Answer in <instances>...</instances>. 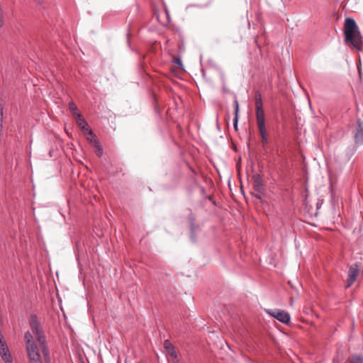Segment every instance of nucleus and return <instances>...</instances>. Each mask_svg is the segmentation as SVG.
Instances as JSON below:
<instances>
[{"instance_id": "nucleus-22", "label": "nucleus", "mask_w": 363, "mask_h": 363, "mask_svg": "<svg viewBox=\"0 0 363 363\" xmlns=\"http://www.w3.org/2000/svg\"><path fill=\"white\" fill-rule=\"evenodd\" d=\"M261 140H262V143L264 145H267L268 143V138H267V136H262L261 137Z\"/></svg>"}, {"instance_id": "nucleus-27", "label": "nucleus", "mask_w": 363, "mask_h": 363, "mask_svg": "<svg viewBox=\"0 0 363 363\" xmlns=\"http://www.w3.org/2000/svg\"><path fill=\"white\" fill-rule=\"evenodd\" d=\"M38 1H40V0H38Z\"/></svg>"}, {"instance_id": "nucleus-21", "label": "nucleus", "mask_w": 363, "mask_h": 363, "mask_svg": "<svg viewBox=\"0 0 363 363\" xmlns=\"http://www.w3.org/2000/svg\"><path fill=\"white\" fill-rule=\"evenodd\" d=\"M4 26V16L1 7H0V28Z\"/></svg>"}, {"instance_id": "nucleus-13", "label": "nucleus", "mask_w": 363, "mask_h": 363, "mask_svg": "<svg viewBox=\"0 0 363 363\" xmlns=\"http://www.w3.org/2000/svg\"><path fill=\"white\" fill-rule=\"evenodd\" d=\"M340 155V152L338 150L335 152V160L340 164H345L350 160V156L348 155V153H346L344 156Z\"/></svg>"}, {"instance_id": "nucleus-7", "label": "nucleus", "mask_w": 363, "mask_h": 363, "mask_svg": "<svg viewBox=\"0 0 363 363\" xmlns=\"http://www.w3.org/2000/svg\"><path fill=\"white\" fill-rule=\"evenodd\" d=\"M252 186L254 191L257 193H263L264 191V188L263 186V183L260 175L255 174L252 177Z\"/></svg>"}, {"instance_id": "nucleus-15", "label": "nucleus", "mask_w": 363, "mask_h": 363, "mask_svg": "<svg viewBox=\"0 0 363 363\" xmlns=\"http://www.w3.org/2000/svg\"><path fill=\"white\" fill-rule=\"evenodd\" d=\"M68 107L74 118L77 116V114H80V113L77 111L78 108L77 105L73 101L69 102Z\"/></svg>"}, {"instance_id": "nucleus-9", "label": "nucleus", "mask_w": 363, "mask_h": 363, "mask_svg": "<svg viewBox=\"0 0 363 363\" xmlns=\"http://www.w3.org/2000/svg\"><path fill=\"white\" fill-rule=\"evenodd\" d=\"M77 124L78 126L84 132L89 130V126L87 122L84 118L83 116L80 114H77V116L74 117Z\"/></svg>"}, {"instance_id": "nucleus-14", "label": "nucleus", "mask_w": 363, "mask_h": 363, "mask_svg": "<svg viewBox=\"0 0 363 363\" xmlns=\"http://www.w3.org/2000/svg\"><path fill=\"white\" fill-rule=\"evenodd\" d=\"M164 347L167 349V352L169 353V354L171 357H172L174 358H177V352L174 350V347L172 345V344L169 342V340H165L164 341Z\"/></svg>"}, {"instance_id": "nucleus-8", "label": "nucleus", "mask_w": 363, "mask_h": 363, "mask_svg": "<svg viewBox=\"0 0 363 363\" xmlns=\"http://www.w3.org/2000/svg\"><path fill=\"white\" fill-rule=\"evenodd\" d=\"M255 107H256V118L264 116V110L262 108V101L261 94L257 92L255 96Z\"/></svg>"}, {"instance_id": "nucleus-1", "label": "nucleus", "mask_w": 363, "mask_h": 363, "mask_svg": "<svg viewBox=\"0 0 363 363\" xmlns=\"http://www.w3.org/2000/svg\"><path fill=\"white\" fill-rule=\"evenodd\" d=\"M31 332L27 331L24 335L26 347L30 363H43L40 350L33 340L36 337L43 353L45 363L50 362V352L46 345V338L36 315H31L29 320Z\"/></svg>"}, {"instance_id": "nucleus-12", "label": "nucleus", "mask_w": 363, "mask_h": 363, "mask_svg": "<svg viewBox=\"0 0 363 363\" xmlns=\"http://www.w3.org/2000/svg\"><path fill=\"white\" fill-rule=\"evenodd\" d=\"M84 135L86 136L87 141L92 146L96 145L99 143V140H98L96 135L94 133V132L91 129L84 132Z\"/></svg>"}, {"instance_id": "nucleus-26", "label": "nucleus", "mask_w": 363, "mask_h": 363, "mask_svg": "<svg viewBox=\"0 0 363 363\" xmlns=\"http://www.w3.org/2000/svg\"><path fill=\"white\" fill-rule=\"evenodd\" d=\"M223 91L224 92H228V89L225 86H223Z\"/></svg>"}, {"instance_id": "nucleus-24", "label": "nucleus", "mask_w": 363, "mask_h": 363, "mask_svg": "<svg viewBox=\"0 0 363 363\" xmlns=\"http://www.w3.org/2000/svg\"><path fill=\"white\" fill-rule=\"evenodd\" d=\"M165 13H166V15H167V24H168L170 22V16H169L168 10L167 9H165Z\"/></svg>"}, {"instance_id": "nucleus-17", "label": "nucleus", "mask_w": 363, "mask_h": 363, "mask_svg": "<svg viewBox=\"0 0 363 363\" xmlns=\"http://www.w3.org/2000/svg\"><path fill=\"white\" fill-rule=\"evenodd\" d=\"M94 147V152L98 157H101L103 154V149L100 145L99 143L96 145L93 146Z\"/></svg>"}, {"instance_id": "nucleus-16", "label": "nucleus", "mask_w": 363, "mask_h": 363, "mask_svg": "<svg viewBox=\"0 0 363 363\" xmlns=\"http://www.w3.org/2000/svg\"><path fill=\"white\" fill-rule=\"evenodd\" d=\"M347 363H363V356L353 355L347 360Z\"/></svg>"}, {"instance_id": "nucleus-19", "label": "nucleus", "mask_w": 363, "mask_h": 363, "mask_svg": "<svg viewBox=\"0 0 363 363\" xmlns=\"http://www.w3.org/2000/svg\"><path fill=\"white\" fill-rule=\"evenodd\" d=\"M238 119H239V116H234V118H233V127H234L235 130H238Z\"/></svg>"}, {"instance_id": "nucleus-23", "label": "nucleus", "mask_w": 363, "mask_h": 363, "mask_svg": "<svg viewBox=\"0 0 363 363\" xmlns=\"http://www.w3.org/2000/svg\"><path fill=\"white\" fill-rule=\"evenodd\" d=\"M264 194V191L263 193L256 192V194H255V198H257L258 199H261Z\"/></svg>"}, {"instance_id": "nucleus-4", "label": "nucleus", "mask_w": 363, "mask_h": 363, "mask_svg": "<svg viewBox=\"0 0 363 363\" xmlns=\"http://www.w3.org/2000/svg\"><path fill=\"white\" fill-rule=\"evenodd\" d=\"M266 311L271 316L276 318L282 323L287 324L290 322V315L284 311L280 309H269L266 310Z\"/></svg>"}, {"instance_id": "nucleus-25", "label": "nucleus", "mask_w": 363, "mask_h": 363, "mask_svg": "<svg viewBox=\"0 0 363 363\" xmlns=\"http://www.w3.org/2000/svg\"><path fill=\"white\" fill-rule=\"evenodd\" d=\"M0 119H3V107L0 105Z\"/></svg>"}, {"instance_id": "nucleus-20", "label": "nucleus", "mask_w": 363, "mask_h": 363, "mask_svg": "<svg viewBox=\"0 0 363 363\" xmlns=\"http://www.w3.org/2000/svg\"><path fill=\"white\" fill-rule=\"evenodd\" d=\"M174 62L176 65H179V67H182L183 66L182 60L179 57H175L174 59Z\"/></svg>"}, {"instance_id": "nucleus-2", "label": "nucleus", "mask_w": 363, "mask_h": 363, "mask_svg": "<svg viewBox=\"0 0 363 363\" xmlns=\"http://www.w3.org/2000/svg\"><path fill=\"white\" fill-rule=\"evenodd\" d=\"M344 29L345 40L357 50H360L362 36L355 21L352 18H347L345 21Z\"/></svg>"}, {"instance_id": "nucleus-10", "label": "nucleus", "mask_w": 363, "mask_h": 363, "mask_svg": "<svg viewBox=\"0 0 363 363\" xmlns=\"http://www.w3.org/2000/svg\"><path fill=\"white\" fill-rule=\"evenodd\" d=\"M188 219H189V221L190 223L191 240L193 242H195V240H196L195 230H196V228H197V226H196L194 224L195 216L191 211L188 216Z\"/></svg>"}, {"instance_id": "nucleus-6", "label": "nucleus", "mask_w": 363, "mask_h": 363, "mask_svg": "<svg viewBox=\"0 0 363 363\" xmlns=\"http://www.w3.org/2000/svg\"><path fill=\"white\" fill-rule=\"evenodd\" d=\"M354 143L357 145H363V121L358 120L356 132L354 135Z\"/></svg>"}, {"instance_id": "nucleus-18", "label": "nucleus", "mask_w": 363, "mask_h": 363, "mask_svg": "<svg viewBox=\"0 0 363 363\" xmlns=\"http://www.w3.org/2000/svg\"><path fill=\"white\" fill-rule=\"evenodd\" d=\"M233 105H234V108H235L234 116H238L239 104H238V101L237 100L236 97H235V99H234Z\"/></svg>"}, {"instance_id": "nucleus-28", "label": "nucleus", "mask_w": 363, "mask_h": 363, "mask_svg": "<svg viewBox=\"0 0 363 363\" xmlns=\"http://www.w3.org/2000/svg\"><path fill=\"white\" fill-rule=\"evenodd\" d=\"M0 333H1V332L0 331Z\"/></svg>"}, {"instance_id": "nucleus-3", "label": "nucleus", "mask_w": 363, "mask_h": 363, "mask_svg": "<svg viewBox=\"0 0 363 363\" xmlns=\"http://www.w3.org/2000/svg\"><path fill=\"white\" fill-rule=\"evenodd\" d=\"M0 356L5 363H12L13 359L2 333H0Z\"/></svg>"}, {"instance_id": "nucleus-11", "label": "nucleus", "mask_w": 363, "mask_h": 363, "mask_svg": "<svg viewBox=\"0 0 363 363\" xmlns=\"http://www.w3.org/2000/svg\"><path fill=\"white\" fill-rule=\"evenodd\" d=\"M257 118V126H258V129H259V134H260V136H267V130H266V128H265V118H264V116L263 117H258V118Z\"/></svg>"}, {"instance_id": "nucleus-5", "label": "nucleus", "mask_w": 363, "mask_h": 363, "mask_svg": "<svg viewBox=\"0 0 363 363\" xmlns=\"http://www.w3.org/2000/svg\"><path fill=\"white\" fill-rule=\"evenodd\" d=\"M359 269L357 264L350 266L348 270V277L347 279V287H350L356 281L359 274Z\"/></svg>"}]
</instances>
